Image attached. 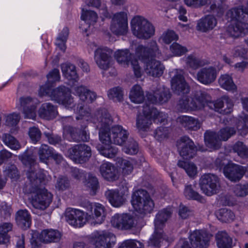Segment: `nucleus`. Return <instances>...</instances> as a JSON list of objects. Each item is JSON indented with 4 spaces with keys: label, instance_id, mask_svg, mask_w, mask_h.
Listing matches in <instances>:
<instances>
[{
    "label": "nucleus",
    "instance_id": "nucleus-43",
    "mask_svg": "<svg viewBox=\"0 0 248 248\" xmlns=\"http://www.w3.org/2000/svg\"><path fill=\"white\" fill-rule=\"evenodd\" d=\"M53 149L46 144H42L38 150L39 160L43 163H46L50 157L53 155Z\"/></svg>",
    "mask_w": 248,
    "mask_h": 248
},
{
    "label": "nucleus",
    "instance_id": "nucleus-59",
    "mask_svg": "<svg viewBox=\"0 0 248 248\" xmlns=\"http://www.w3.org/2000/svg\"><path fill=\"white\" fill-rule=\"evenodd\" d=\"M70 186V180L67 177L61 176L57 178L55 187L58 190L64 191L68 189Z\"/></svg>",
    "mask_w": 248,
    "mask_h": 248
},
{
    "label": "nucleus",
    "instance_id": "nucleus-64",
    "mask_svg": "<svg viewBox=\"0 0 248 248\" xmlns=\"http://www.w3.org/2000/svg\"><path fill=\"white\" fill-rule=\"evenodd\" d=\"M169 133V129L167 127H158L154 132L155 138L159 141H162L167 138Z\"/></svg>",
    "mask_w": 248,
    "mask_h": 248
},
{
    "label": "nucleus",
    "instance_id": "nucleus-50",
    "mask_svg": "<svg viewBox=\"0 0 248 248\" xmlns=\"http://www.w3.org/2000/svg\"><path fill=\"white\" fill-rule=\"evenodd\" d=\"M217 218L222 222L232 221L235 217L233 213L230 209L224 208L219 209L217 213Z\"/></svg>",
    "mask_w": 248,
    "mask_h": 248
},
{
    "label": "nucleus",
    "instance_id": "nucleus-7",
    "mask_svg": "<svg viewBox=\"0 0 248 248\" xmlns=\"http://www.w3.org/2000/svg\"><path fill=\"white\" fill-rule=\"evenodd\" d=\"M88 241L95 248H112L116 243V238L114 234L109 232H96L88 237Z\"/></svg>",
    "mask_w": 248,
    "mask_h": 248
},
{
    "label": "nucleus",
    "instance_id": "nucleus-6",
    "mask_svg": "<svg viewBox=\"0 0 248 248\" xmlns=\"http://www.w3.org/2000/svg\"><path fill=\"white\" fill-rule=\"evenodd\" d=\"M199 186L202 192L208 196L218 193L220 187L219 179L213 173H205L199 180Z\"/></svg>",
    "mask_w": 248,
    "mask_h": 248
},
{
    "label": "nucleus",
    "instance_id": "nucleus-32",
    "mask_svg": "<svg viewBox=\"0 0 248 248\" xmlns=\"http://www.w3.org/2000/svg\"><path fill=\"white\" fill-rule=\"evenodd\" d=\"M16 220L18 227L23 230L29 229L31 225V217L28 211L26 209L19 210L16 212Z\"/></svg>",
    "mask_w": 248,
    "mask_h": 248
},
{
    "label": "nucleus",
    "instance_id": "nucleus-47",
    "mask_svg": "<svg viewBox=\"0 0 248 248\" xmlns=\"http://www.w3.org/2000/svg\"><path fill=\"white\" fill-rule=\"evenodd\" d=\"M153 104L148 101L147 99L145 103L142 107V113L140 114V115H145L151 118H157L160 113L153 107Z\"/></svg>",
    "mask_w": 248,
    "mask_h": 248
},
{
    "label": "nucleus",
    "instance_id": "nucleus-17",
    "mask_svg": "<svg viewBox=\"0 0 248 248\" xmlns=\"http://www.w3.org/2000/svg\"><path fill=\"white\" fill-rule=\"evenodd\" d=\"M66 221L71 226L81 227L85 223L84 213L80 210L68 208L65 211Z\"/></svg>",
    "mask_w": 248,
    "mask_h": 248
},
{
    "label": "nucleus",
    "instance_id": "nucleus-49",
    "mask_svg": "<svg viewBox=\"0 0 248 248\" xmlns=\"http://www.w3.org/2000/svg\"><path fill=\"white\" fill-rule=\"evenodd\" d=\"M193 103L192 98L190 99L188 96L184 95L179 99L177 105V109L181 112L186 111L189 109L196 110L192 107Z\"/></svg>",
    "mask_w": 248,
    "mask_h": 248
},
{
    "label": "nucleus",
    "instance_id": "nucleus-24",
    "mask_svg": "<svg viewBox=\"0 0 248 248\" xmlns=\"http://www.w3.org/2000/svg\"><path fill=\"white\" fill-rule=\"evenodd\" d=\"M170 96L169 90L165 88L159 89L156 91L154 94L150 93L147 94L148 101L152 104L166 103L170 99Z\"/></svg>",
    "mask_w": 248,
    "mask_h": 248
},
{
    "label": "nucleus",
    "instance_id": "nucleus-57",
    "mask_svg": "<svg viewBox=\"0 0 248 248\" xmlns=\"http://www.w3.org/2000/svg\"><path fill=\"white\" fill-rule=\"evenodd\" d=\"M235 133L236 130L234 127L228 126L221 128L217 133L221 141L227 140Z\"/></svg>",
    "mask_w": 248,
    "mask_h": 248
},
{
    "label": "nucleus",
    "instance_id": "nucleus-53",
    "mask_svg": "<svg viewBox=\"0 0 248 248\" xmlns=\"http://www.w3.org/2000/svg\"><path fill=\"white\" fill-rule=\"evenodd\" d=\"M108 95L110 99L115 102H120L123 99L124 92L119 87H115L108 91Z\"/></svg>",
    "mask_w": 248,
    "mask_h": 248
},
{
    "label": "nucleus",
    "instance_id": "nucleus-41",
    "mask_svg": "<svg viewBox=\"0 0 248 248\" xmlns=\"http://www.w3.org/2000/svg\"><path fill=\"white\" fill-rule=\"evenodd\" d=\"M129 98L132 102L141 103L144 99L143 92L140 85L134 86L129 94Z\"/></svg>",
    "mask_w": 248,
    "mask_h": 248
},
{
    "label": "nucleus",
    "instance_id": "nucleus-61",
    "mask_svg": "<svg viewBox=\"0 0 248 248\" xmlns=\"http://www.w3.org/2000/svg\"><path fill=\"white\" fill-rule=\"evenodd\" d=\"M28 135L31 142L35 144L40 140L42 133L38 127L33 126L29 128Z\"/></svg>",
    "mask_w": 248,
    "mask_h": 248
},
{
    "label": "nucleus",
    "instance_id": "nucleus-16",
    "mask_svg": "<svg viewBox=\"0 0 248 248\" xmlns=\"http://www.w3.org/2000/svg\"><path fill=\"white\" fill-rule=\"evenodd\" d=\"M233 104L228 96L224 95L215 101L209 103V108L222 114H228L232 111Z\"/></svg>",
    "mask_w": 248,
    "mask_h": 248
},
{
    "label": "nucleus",
    "instance_id": "nucleus-19",
    "mask_svg": "<svg viewBox=\"0 0 248 248\" xmlns=\"http://www.w3.org/2000/svg\"><path fill=\"white\" fill-rule=\"evenodd\" d=\"M165 66L159 61L151 59L147 61L144 64V71L149 76L154 78H159L162 76Z\"/></svg>",
    "mask_w": 248,
    "mask_h": 248
},
{
    "label": "nucleus",
    "instance_id": "nucleus-8",
    "mask_svg": "<svg viewBox=\"0 0 248 248\" xmlns=\"http://www.w3.org/2000/svg\"><path fill=\"white\" fill-rule=\"evenodd\" d=\"M50 96L52 100L62 104L65 108H72L75 106L70 90L64 86H60L53 89Z\"/></svg>",
    "mask_w": 248,
    "mask_h": 248
},
{
    "label": "nucleus",
    "instance_id": "nucleus-23",
    "mask_svg": "<svg viewBox=\"0 0 248 248\" xmlns=\"http://www.w3.org/2000/svg\"><path fill=\"white\" fill-rule=\"evenodd\" d=\"M192 107L196 110L201 109L207 106L209 108V103L212 101L211 96L206 92L202 91L197 92L192 98Z\"/></svg>",
    "mask_w": 248,
    "mask_h": 248
},
{
    "label": "nucleus",
    "instance_id": "nucleus-28",
    "mask_svg": "<svg viewBox=\"0 0 248 248\" xmlns=\"http://www.w3.org/2000/svg\"><path fill=\"white\" fill-rule=\"evenodd\" d=\"M61 236V233L58 230L46 229L39 234V239L44 243H57L60 240Z\"/></svg>",
    "mask_w": 248,
    "mask_h": 248
},
{
    "label": "nucleus",
    "instance_id": "nucleus-46",
    "mask_svg": "<svg viewBox=\"0 0 248 248\" xmlns=\"http://www.w3.org/2000/svg\"><path fill=\"white\" fill-rule=\"evenodd\" d=\"M218 83L222 88L228 91H234L236 89L232 78L228 75H222L218 79Z\"/></svg>",
    "mask_w": 248,
    "mask_h": 248
},
{
    "label": "nucleus",
    "instance_id": "nucleus-34",
    "mask_svg": "<svg viewBox=\"0 0 248 248\" xmlns=\"http://www.w3.org/2000/svg\"><path fill=\"white\" fill-rule=\"evenodd\" d=\"M105 196L110 204L116 207L122 206L125 202L123 196L116 190H107L105 192Z\"/></svg>",
    "mask_w": 248,
    "mask_h": 248
},
{
    "label": "nucleus",
    "instance_id": "nucleus-20",
    "mask_svg": "<svg viewBox=\"0 0 248 248\" xmlns=\"http://www.w3.org/2000/svg\"><path fill=\"white\" fill-rule=\"evenodd\" d=\"M191 245L194 248H207L209 241L208 234L203 230H196L189 235Z\"/></svg>",
    "mask_w": 248,
    "mask_h": 248
},
{
    "label": "nucleus",
    "instance_id": "nucleus-35",
    "mask_svg": "<svg viewBox=\"0 0 248 248\" xmlns=\"http://www.w3.org/2000/svg\"><path fill=\"white\" fill-rule=\"evenodd\" d=\"M215 237L218 248H232L233 247L232 238L226 232H218Z\"/></svg>",
    "mask_w": 248,
    "mask_h": 248
},
{
    "label": "nucleus",
    "instance_id": "nucleus-63",
    "mask_svg": "<svg viewBox=\"0 0 248 248\" xmlns=\"http://www.w3.org/2000/svg\"><path fill=\"white\" fill-rule=\"evenodd\" d=\"M118 248H144V245L136 240H126Z\"/></svg>",
    "mask_w": 248,
    "mask_h": 248
},
{
    "label": "nucleus",
    "instance_id": "nucleus-5",
    "mask_svg": "<svg viewBox=\"0 0 248 248\" xmlns=\"http://www.w3.org/2000/svg\"><path fill=\"white\" fill-rule=\"evenodd\" d=\"M131 29L134 35L140 39H147L155 33V28L147 19L136 16L131 20Z\"/></svg>",
    "mask_w": 248,
    "mask_h": 248
},
{
    "label": "nucleus",
    "instance_id": "nucleus-40",
    "mask_svg": "<svg viewBox=\"0 0 248 248\" xmlns=\"http://www.w3.org/2000/svg\"><path fill=\"white\" fill-rule=\"evenodd\" d=\"M13 229V224L10 222L0 223V244H6L9 241L8 232Z\"/></svg>",
    "mask_w": 248,
    "mask_h": 248
},
{
    "label": "nucleus",
    "instance_id": "nucleus-44",
    "mask_svg": "<svg viewBox=\"0 0 248 248\" xmlns=\"http://www.w3.org/2000/svg\"><path fill=\"white\" fill-rule=\"evenodd\" d=\"M152 124V118L145 115H139L137 118L136 125L138 129L147 131Z\"/></svg>",
    "mask_w": 248,
    "mask_h": 248
},
{
    "label": "nucleus",
    "instance_id": "nucleus-58",
    "mask_svg": "<svg viewBox=\"0 0 248 248\" xmlns=\"http://www.w3.org/2000/svg\"><path fill=\"white\" fill-rule=\"evenodd\" d=\"M81 18L90 25L96 22L97 15V14L93 11H84V9H83Z\"/></svg>",
    "mask_w": 248,
    "mask_h": 248
},
{
    "label": "nucleus",
    "instance_id": "nucleus-62",
    "mask_svg": "<svg viewBox=\"0 0 248 248\" xmlns=\"http://www.w3.org/2000/svg\"><path fill=\"white\" fill-rule=\"evenodd\" d=\"M233 192L238 197H244L248 194V185L238 184L232 188Z\"/></svg>",
    "mask_w": 248,
    "mask_h": 248
},
{
    "label": "nucleus",
    "instance_id": "nucleus-18",
    "mask_svg": "<svg viewBox=\"0 0 248 248\" xmlns=\"http://www.w3.org/2000/svg\"><path fill=\"white\" fill-rule=\"evenodd\" d=\"M246 172L244 167L240 165L230 163L224 168L223 173L225 177L232 182L240 181Z\"/></svg>",
    "mask_w": 248,
    "mask_h": 248
},
{
    "label": "nucleus",
    "instance_id": "nucleus-2",
    "mask_svg": "<svg viewBox=\"0 0 248 248\" xmlns=\"http://www.w3.org/2000/svg\"><path fill=\"white\" fill-rule=\"evenodd\" d=\"M171 212L169 208L159 211L154 220L155 232L150 238L149 244L150 246L159 247L163 240H167L163 234V228L167 220L170 217Z\"/></svg>",
    "mask_w": 248,
    "mask_h": 248
},
{
    "label": "nucleus",
    "instance_id": "nucleus-25",
    "mask_svg": "<svg viewBox=\"0 0 248 248\" xmlns=\"http://www.w3.org/2000/svg\"><path fill=\"white\" fill-rule=\"evenodd\" d=\"M86 126L78 128L73 127H69L68 132L71 139L76 142H86L90 139V135L88 131L86 130Z\"/></svg>",
    "mask_w": 248,
    "mask_h": 248
},
{
    "label": "nucleus",
    "instance_id": "nucleus-22",
    "mask_svg": "<svg viewBox=\"0 0 248 248\" xmlns=\"http://www.w3.org/2000/svg\"><path fill=\"white\" fill-rule=\"evenodd\" d=\"M217 71L215 67L209 66L201 69L197 74V79L204 85H209L216 79Z\"/></svg>",
    "mask_w": 248,
    "mask_h": 248
},
{
    "label": "nucleus",
    "instance_id": "nucleus-14",
    "mask_svg": "<svg viewBox=\"0 0 248 248\" xmlns=\"http://www.w3.org/2000/svg\"><path fill=\"white\" fill-rule=\"evenodd\" d=\"M177 146L179 154L184 159H191L196 155V146L188 137H182L178 142Z\"/></svg>",
    "mask_w": 248,
    "mask_h": 248
},
{
    "label": "nucleus",
    "instance_id": "nucleus-15",
    "mask_svg": "<svg viewBox=\"0 0 248 248\" xmlns=\"http://www.w3.org/2000/svg\"><path fill=\"white\" fill-rule=\"evenodd\" d=\"M112 53V50L107 47H100L94 51V59L99 68L107 70L109 68Z\"/></svg>",
    "mask_w": 248,
    "mask_h": 248
},
{
    "label": "nucleus",
    "instance_id": "nucleus-55",
    "mask_svg": "<svg viewBox=\"0 0 248 248\" xmlns=\"http://www.w3.org/2000/svg\"><path fill=\"white\" fill-rule=\"evenodd\" d=\"M208 11L216 14L218 16H221L223 13V8L220 3V0H210V5Z\"/></svg>",
    "mask_w": 248,
    "mask_h": 248
},
{
    "label": "nucleus",
    "instance_id": "nucleus-29",
    "mask_svg": "<svg viewBox=\"0 0 248 248\" xmlns=\"http://www.w3.org/2000/svg\"><path fill=\"white\" fill-rule=\"evenodd\" d=\"M248 31V23L245 22L234 21L228 28L227 31L230 36L237 38L245 34Z\"/></svg>",
    "mask_w": 248,
    "mask_h": 248
},
{
    "label": "nucleus",
    "instance_id": "nucleus-21",
    "mask_svg": "<svg viewBox=\"0 0 248 248\" xmlns=\"http://www.w3.org/2000/svg\"><path fill=\"white\" fill-rule=\"evenodd\" d=\"M171 88L174 93L179 95L189 93V87L181 73H177L171 79Z\"/></svg>",
    "mask_w": 248,
    "mask_h": 248
},
{
    "label": "nucleus",
    "instance_id": "nucleus-9",
    "mask_svg": "<svg viewBox=\"0 0 248 248\" xmlns=\"http://www.w3.org/2000/svg\"><path fill=\"white\" fill-rule=\"evenodd\" d=\"M68 156L76 163H83L87 161L92 155L91 149L85 144H79L68 150Z\"/></svg>",
    "mask_w": 248,
    "mask_h": 248
},
{
    "label": "nucleus",
    "instance_id": "nucleus-42",
    "mask_svg": "<svg viewBox=\"0 0 248 248\" xmlns=\"http://www.w3.org/2000/svg\"><path fill=\"white\" fill-rule=\"evenodd\" d=\"M96 148L101 155L108 158L115 157L118 153L117 148L109 145L98 144Z\"/></svg>",
    "mask_w": 248,
    "mask_h": 248
},
{
    "label": "nucleus",
    "instance_id": "nucleus-37",
    "mask_svg": "<svg viewBox=\"0 0 248 248\" xmlns=\"http://www.w3.org/2000/svg\"><path fill=\"white\" fill-rule=\"evenodd\" d=\"M61 69L63 75L69 80L77 82L78 76L77 73L76 66L70 63H65L61 64Z\"/></svg>",
    "mask_w": 248,
    "mask_h": 248
},
{
    "label": "nucleus",
    "instance_id": "nucleus-12",
    "mask_svg": "<svg viewBox=\"0 0 248 248\" xmlns=\"http://www.w3.org/2000/svg\"><path fill=\"white\" fill-rule=\"evenodd\" d=\"M115 57L118 63L128 65L131 64L135 76L139 78L142 75L141 68L137 60L131 59V54L127 49L118 50L115 53Z\"/></svg>",
    "mask_w": 248,
    "mask_h": 248
},
{
    "label": "nucleus",
    "instance_id": "nucleus-3",
    "mask_svg": "<svg viewBox=\"0 0 248 248\" xmlns=\"http://www.w3.org/2000/svg\"><path fill=\"white\" fill-rule=\"evenodd\" d=\"M95 116L100 127L99 132L100 140L106 144L112 143L111 128L110 125L112 123V119L105 108H101L96 112Z\"/></svg>",
    "mask_w": 248,
    "mask_h": 248
},
{
    "label": "nucleus",
    "instance_id": "nucleus-38",
    "mask_svg": "<svg viewBox=\"0 0 248 248\" xmlns=\"http://www.w3.org/2000/svg\"><path fill=\"white\" fill-rule=\"evenodd\" d=\"M181 125L187 130L196 131L200 128V123L198 119L192 117L182 116L179 117Z\"/></svg>",
    "mask_w": 248,
    "mask_h": 248
},
{
    "label": "nucleus",
    "instance_id": "nucleus-1",
    "mask_svg": "<svg viewBox=\"0 0 248 248\" xmlns=\"http://www.w3.org/2000/svg\"><path fill=\"white\" fill-rule=\"evenodd\" d=\"M28 181L26 182L23 190L27 194H31V203L32 206L37 209L44 210L46 209L52 200V195L45 188H41L40 186L45 180L43 173L37 175L31 170L27 173Z\"/></svg>",
    "mask_w": 248,
    "mask_h": 248
},
{
    "label": "nucleus",
    "instance_id": "nucleus-45",
    "mask_svg": "<svg viewBox=\"0 0 248 248\" xmlns=\"http://www.w3.org/2000/svg\"><path fill=\"white\" fill-rule=\"evenodd\" d=\"M18 158L20 160H21V161L24 165H25V166H29L31 167L29 170L27 171V173H28L29 171L32 170L33 171H34L35 173H36L37 175H38L40 173H42L40 172H36V171H35L32 168V166L34 164L35 160L32 154L29 153L28 150L25 151L22 155H19L18 156ZM26 175H27V173H26Z\"/></svg>",
    "mask_w": 248,
    "mask_h": 248
},
{
    "label": "nucleus",
    "instance_id": "nucleus-31",
    "mask_svg": "<svg viewBox=\"0 0 248 248\" xmlns=\"http://www.w3.org/2000/svg\"><path fill=\"white\" fill-rule=\"evenodd\" d=\"M204 142L209 148L217 150L221 145V140L217 133L211 131H206L204 134Z\"/></svg>",
    "mask_w": 248,
    "mask_h": 248
},
{
    "label": "nucleus",
    "instance_id": "nucleus-60",
    "mask_svg": "<svg viewBox=\"0 0 248 248\" xmlns=\"http://www.w3.org/2000/svg\"><path fill=\"white\" fill-rule=\"evenodd\" d=\"M86 185L93 192V194L96 193V190L99 188V182L97 178L93 175L90 174L88 175Z\"/></svg>",
    "mask_w": 248,
    "mask_h": 248
},
{
    "label": "nucleus",
    "instance_id": "nucleus-30",
    "mask_svg": "<svg viewBox=\"0 0 248 248\" xmlns=\"http://www.w3.org/2000/svg\"><path fill=\"white\" fill-rule=\"evenodd\" d=\"M100 172L102 176L108 181H114L118 178L117 169L110 163L102 164L100 167Z\"/></svg>",
    "mask_w": 248,
    "mask_h": 248
},
{
    "label": "nucleus",
    "instance_id": "nucleus-10",
    "mask_svg": "<svg viewBox=\"0 0 248 248\" xmlns=\"http://www.w3.org/2000/svg\"><path fill=\"white\" fill-rule=\"evenodd\" d=\"M160 54L157 43L155 41L150 43L149 47L139 45L136 49V56L144 63V64L147 61H150L153 57L159 58Z\"/></svg>",
    "mask_w": 248,
    "mask_h": 248
},
{
    "label": "nucleus",
    "instance_id": "nucleus-51",
    "mask_svg": "<svg viewBox=\"0 0 248 248\" xmlns=\"http://www.w3.org/2000/svg\"><path fill=\"white\" fill-rule=\"evenodd\" d=\"M123 151L125 154L130 155L137 154L139 152L138 143L133 139H129L123 148Z\"/></svg>",
    "mask_w": 248,
    "mask_h": 248
},
{
    "label": "nucleus",
    "instance_id": "nucleus-48",
    "mask_svg": "<svg viewBox=\"0 0 248 248\" xmlns=\"http://www.w3.org/2000/svg\"><path fill=\"white\" fill-rule=\"evenodd\" d=\"M2 140L4 143L11 149L17 150L21 147L18 141L9 134H3L2 136Z\"/></svg>",
    "mask_w": 248,
    "mask_h": 248
},
{
    "label": "nucleus",
    "instance_id": "nucleus-36",
    "mask_svg": "<svg viewBox=\"0 0 248 248\" xmlns=\"http://www.w3.org/2000/svg\"><path fill=\"white\" fill-rule=\"evenodd\" d=\"M217 24L215 17L212 16H207L198 21L197 28L198 30L206 32L212 30Z\"/></svg>",
    "mask_w": 248,
    "mask_h": 248
},
{
    "label": "nucleus",
    "instance_id": "nucleus-39",
    "mask_svg": "<svg viewBox=\"0 0 248 248\" xmlns=\"http://www.w3.org/2000/svg\"><path fill=\"white\" fill-rule=\"evenodd\" d=\"M75 91L79 98L83 101L92 103L96 99L95 93L88 90L83 86L75 87Z\"/></svg>",
    "mask_w": 248,
    "mask_h": 248
},
{
    "label": "nucleus",
    "instance_id": "nucleus-4",
    "mask_svg": "<svg viewBox=\"0 0 248 248\" xmlns=\"http://www.w3.org/2000/svg\"><path fill=\"white\" fill-rule=\"evenodd\" d=\"M131 203L134 208L141 213H150L155 206L154 201L148 192L142 189L132 194Z\"/></svg>",
    "mask_w": 248,
    "mask_h": 248
},
{
    "label": "nucleus",
    "instance_id": "nucleus-56",
    "mask_svg": "<svg viewBox=\"0 0 248 248\" xmlns=\"http://www.w3.org/2000/svg\"><path fill=\"white\" fill-rule=\"evenodd\" d=\"M233 150L241 157L243 158L248 157V147L242 142L237 141L233 145Z\"/></svg>",
    "mask_w": 248,
    "mask_h": 248
},
{
    "label": "nucleus",
    "instance_id": "nucleus-52",
    "mask_svg": "<svg viewBox=\"0 0 248 248\" xmlns=\"http://www.w3.org/2000/svg\"><path fill=\"white\" fill-rule=\"evenodd\" d=\"M185 197L188 199H192L202 202L203 197L198 192L195 191L191 185H186L184 192Z\"/></svg>",
    "mask_w": 248,
    "mask_h": 248
},
{
    "label": "nucleus",
    "instance_id": "nucleus-27",
    "mask_svg": "<svg viewBox=\"0 0 248 248\" xmlns=\"http://www.w3.org/2000/svg\"><path fill=\"white\" fill-rule=\"evenodd\" d=\"M39 116L43 119L49 120L54 119L58 112L56 107L50 103L42 104L39 109Z\"/></svg>",
    "mask_w": 248,
    "mask_h": 248
},
{
    "label": "nucleus",
    "instance_id": "nucleus-26",
    "mask_svg": "<svg viewBox=\"0 0 248 248\" xmlns=\"http://www.w3.org/2000/svg\"><path fill=\"white\" fill-rule=\"evenodd\" d=\"M111 134L112 143L119 145H122L125 142L129 135L126 130L123 129L122 126L119 125L112 127Z\"/></svg>",
    "mask_w": 248,
    "mask_h": 248
},
{
    "label": "nucleus",
    "instance_id": "nucleus-33",
    "mask_svg": "<svg viewBox=\"0 0 248 248\" xmlns=\"http://www.w3.org/2000/svg\"><path fill=\"white\" fill-rule=\"evenodd\" d=\"M91 215L89 216L94 221V224H101L104 220L105 217V209L104 206L100 203H96L93 206H91Z\"/></svg>",
    "mask_w": 248,
    "mask_h": 248
},
{
    "label": "nucleus",
    "instance_id": "nucleus-11",
    "mask_svg": "<svg viewBox=\"0 0 248 248\" xmlns=\"http://www.w3.org/2000/svg\"><path fill=\"white\" fill-rule=\"evenodd\" d=\"M128 21L127 14L124 12L115 14L111 19L110 30L116 35H124L127 32Z\"/></svg>",
    "mask_w": 248,
    "mask_h": 248
},
{
    "label": "nucleus",
    "instance_id": "nucleus-54",
    "mask_svg": "<svg viewBox=\"0 0 248 248\" xmlns=\"http://www.w3.org/2000/svg\"><path fill=\"white\" fill-rule=\"evenodd\" d=\"M177 165L180 168L184 169L190 177L194 176L196 174L197 168L193 163L179 160Z\"/></svg>",
    "mask_w": 248,
    "mask_h": 248
},
{
    "label": "nucleus",
    "instance_id": "nucleus-13",
    "mask_svg": "<svg viewBox=\"0 0 248 248\" xmlns=\"http://www.w3.org/2000/svg\"><path fill=\"white\" fill-rule=\"evenodd\" d=\"M112 225L119 229L127 230L136 227L137 223L134 217L127 214H117L111 219Z\"/></svg>",
    "mask_w": 248,
    "mask_h": 248
}]
</instances>
